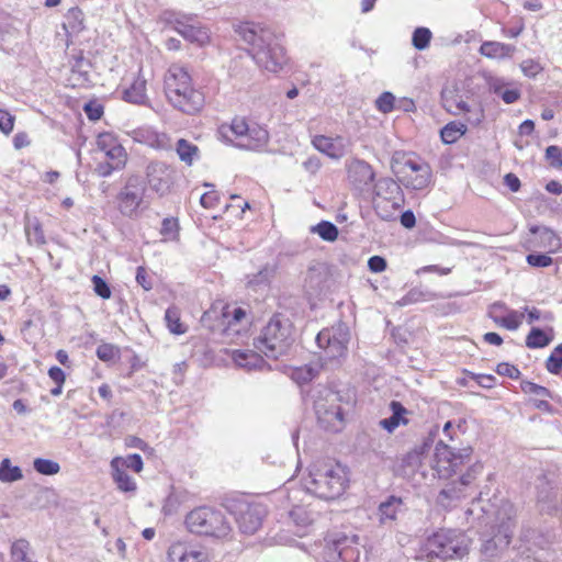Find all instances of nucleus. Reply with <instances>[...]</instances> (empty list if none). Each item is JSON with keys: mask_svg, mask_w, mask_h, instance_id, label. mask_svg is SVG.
I'll return each instance as SVG.
<instances>
[{"mask_svg": "<svg viewBox=\"0 0 562 562\" xmlns=\"http://www.w3.org/2000/svg\"><path fill=\"white\" fill-rule=\"evenodd\" d=\"M240 38L250 46L256 64L270 71H280L286 63L284 48L276 33L259 23L246 22L236 30Z\"/></svg>", "mask_w": 562, "mask_h": 562, "instance_id": "obj_1", "label": "nucleus"}, {"mask_svg": "<svg viewBox=\"0 0 562 562\" xmlns=\"http://www.w3.org/2000/svg\"><path fill=\"white\" fill-rule=\"evenodd\" d=\"M476 509L486 516V524L493 522V527L497 529L493 537L483 541L481 548L486 558H494L510 543L516 526V509L509 501L504 498H495L486 506L481 505V499L474 501L467 513L472 515Z\"/></svg>", "mask_w": 562, "mask_h": 562, "instance_id": "obj_2", "label": "nucleus"}, {"mask_svg": "<svg viewBox=\"0 0 562 562\" xmlns=\"http://www.w3.org/2000/svg\"><path fill=\"white\" fill-rule=\"evenodd\" d=\"M165 93L168 102L178 111L194 115L204 106V94L192 83L188 69L172 64L165 75Z\"/></svg>", "mask_w": 562, "mask_h": 562, "instance_id": "obj_3", "label": "nucleus"}, {"mask_svg": "<svg viewBox=\"0 0 562 562\" xmlns=\"http://www.w3.org/2000/svg\"><path fill=\"white\" fill-rule=\"evenodd\" d=\"M305 490L322 499H335L348 485L346 469L337 462L318 460L311 464L308 475L303 477Z\"/></svg>", "mask_w": 562, "mask_h": 562, "instance_id": "obj_4", "label": "nucleus"}, {"mask_svg": "<svg viewBox=\"0 0 562 562\" xmlns=\"http://www.w3.org/2000/svg\"><path fill=\"white\" fill-rule=\"evenodd\" d=\"M293 341L292 323L281 314H276L255 338L254 346L267 358L279 359L289 352Z\"/></svg>", "mask_w": 562, "mask_h": 562, "instance_id": "obj_5", "label": "nucleus"}, {"mask_svg": "<svg viewBox=\"0 0 562 562\" xmlns=\"http://www.w3.org/2000/svg\"><path fill=\"white\" fill-rule=\"evenodd\" d=\"M184 522L190 532L217 539L229 537L233 530L225 514L209 506L192 509L186 516Z\"/></svg>", "mask_w": 562, "mask_h": 562, "instance_id": "obj_6", "label": "nucleus"}, {"mask_svg": "<svg viewBox=\"0 0 562 562\" xmlns=\"http://www.w3.org/2000/svg\"><path fill=\"white\" fill-rule=\"evenodd\" d=\"M469 543L470 540L463 532L441 529L427 539L425 551L430 559H461L468 553Z\"/></svg>", "mask_w": 562, "mask_h": 562, "instance_id": "obj_7", "label": "nucleus"}, {"mask_svg": "<svg viewBox=\"0 0 562 562\" xmlns=\"http://www.w3.org/2000/svg\"><path fill=\"white\" fill-rule=\"evenodd\" d=\"M441 102L445 110L453 115L465 114L467 122L476 126L484 119V111L480 104L471 100L469 92L458 86L446 87L441 91Z\"/></svg>", "mask_w": 562, "mask_h": 562, "instance_id": "obj_8", "label": "nucleus"}, {"mask_svg": "<svg viewBox=\"0 0 562 562\" xmlns=\"http://www.w3.org/2000/svg\"><path fill=\"white\" fill-rule=\"evenodd\" d=\"M229 131L234 138L226 137L240 149L259 150L269 142V133L265 127L257 123H248L244 117H235Z\"/></svg>", "mask_w": 562, "mask_h": 562, "instance_id": "obj_9", "label": "nucleus"}, {"mask_svg": "<svg viewBox=\"0 0 562 562\" xmlns=\"http://www.w3.org/2000/svg\"><path fill=\"white\" fill-rule=\"evenodd\" d=\"M314 409L324 429L337 431L341 427L344 418L337 393L329 389L319 390L314 400Z\"/></svg>", "mask_w": 562, "mask_h": 562, "instance_id": "obj_10", "label": "nucleus"}, {"mask_svg": "<svg viewBox=\"0 0 562 562\" xmlns=\"http://www.w3.org/2000/svg\"><path fill=\"white\" fill-rule=\"evenodd\" d=\"M471 454V447L454 449L439 441L436 445L434 468L439 477L448 479L457 473L460 467L470 461Z\"/></svg>", "mask_w": 562, "mask_h": 562, "instance_id": "obj_11", "label": "nucleus"}, {"mask_svg": "<svg viewBox=\"0 0 562 562\" xmlns=\"http://www.w3.org/2000/svg\"><path fill=\"white\" fill-rule=\"evenodd\" d=\"M146 183L140 176H130L117 194V207L122 215L136 216L144 206Z\"/></svg>", "mask_w": 562, "mask_h": 562, "instance_id": "obj_12", "label": "nucleus"}, {"mask_svg": "<svg viewBox=\"0 0 562 562\" xmlns=\"http://www.w3.org/2000/svg\"><path fill=\"white\" fill-rule=\"evenodd\" d=\"M536 488L538 510L549 516H562V486L542 476L538 479Z\"/></svg>", "mask_w": 562, "mask_h": 562, "instance_id": "obj_13", "label": "nucleus"}, {"mask_svg": "<svg viewBox=\"0 0 562 562\" xmlns=\"http://www.w3.org/2000/svg\"><path fill=\"white\" fill-rule=\"evenodd\" d=\"M233 513L239 530L254 535L261 527L267 510L260 503L241 499L233 504Z\"/></svg>", "mask_w": 562, "mask_h": 562, "instance_id": "obj_14", "label": "nucleus"}, {"mask_svg": "<svg viewBox=\"0 0 562 562\" xmlns=\"http://www.w3.org/2000/svg\"><path fill=\"white\" fill-rule=\"evenodd\" d=\"M317 346L324 349L326 356L330 359L340 358L347 352L349 342V330L344 324L331 328L323 329L316 336Z\"/></svg>", "mask_w": 562, "mask_h": 562, "instance_id": "obj_15", "label": "nucleus"}, {"mask_svg": "<svg viewBox=\"0 0 562 562\" xmlns=\"http://www.w3.org/2000/svg\"><path fill=\"white\" fill-rule=\"evenodd\" d=\"M146 176L150 189L164 196L175 183L176 171L162 161H154L147 166Z\"/></svg>", "mask_w": 562, "mask_h": 562, "instance_id": "obj_16", "label": "nucleus"}, {"mask_svg": "<svg viewBox=\"0 0 562 562\" xmlns=\"http://www.w3.org/2000/svg\"><path fill=\"white\" fill-rule=\"evenodd\" d=\"M401 172L403 173L405 186L413 190H423L430 183L431 169L429 165L417 159H405Z\"/></svg>", "mask_w": 562, "mask_h": 562, "instance_id": "obj_17", "label": "nucleus"}, {"mask_svg": "<svg viewBox=\"0 0 562 562\" xmlns=\"http://www.w3.org/2000/svg\"><path fill=\"white\" fill-rule=\"evenodd\" d=\"M326 543L329 550H333L345 562L357 560L359 550L353 548L359 543V536L347 533L345 531H335L326 537Z\"/></svg>", "mask_w": 562, "mask_h": 562, "instance_id": "obj_18", "label": "nucleus"}, {"mask_svg": "<svg viewBox=\"0 0 562 562\" xmlns=\"http://www.w3.org/2000/svg\"><path fill=\"white\" fill-rule=\"evenodd\" d=\"M482 464L472 465L458 481L451 482L447 487L440 491L438 502L446 506V501H458L465 496L463 488L468 487L475 480L476 475L482 472Z\"/></svg>", "mask_w": 562, "mask_h": 562, "instance_id": "obj_19", "label": "nucleus"}, {"mask_svg": "<svg viewBox=\"0 0 562 562\" xmlns=\"http://www.w3.org/2000/svg\"><path fill=\"white\" fill-rule=\"evenodd\" d=\"M375 173L367 161L353 159L348 165V179L359 191H368L372 187Z\"/></svg>", "mask_w": 562, "mask_h": 562, "instance_id": "obj_20", "label": "nucleus"}, {"mask_svg": "<svg viewBox=\"0 0 562 562\" xmlns=\"http://www.w3.org/2000/svg\"><path fill=\"white\" fill-rule=\"evenodd\" d=\"M105 160L99 161L93 172L101 178L110 177L115 171H121L126 166L127 154L123 146L116 147L104 154Z\"/></svg>", "mask_w": 562, "mask_h": 562, "instance_id": "obj_21", "label": "nucleus"}, {"mask_svg": "<svg viewBox=\"0 0 562 562\" xmlns=\"http://www.w3.org/2000/svg\"><path fill=\"white\" fill-rule=\"evenodd\" d=\"M147 80L140 74V70L134 76L132 83L122 89V99L128 103L144 105L147 103L148 98L146 93Z\"/></svg>", "mask_w": 562, "mask_h": 562, "instance_id": "obj_22", "label": "nucleus"}, {"mask_svg": "<svg viewBox=\"0 0 562 562\" xmlns=\"http://www.w3.org/2000/svg\"><path fill=\"white\" fill-rule=\"evenodd\" d=\"M374 195L392 203V207H400L397 198L401 194V187L390 177H383L373 184Z\"/></svg>", "mask_w": 562, "mask_h": 562, "instance_id": "obj_23", "label": "nucleus"}, {"mask_svg": "<svg viewBox=\"0 0 562 562\" xmlns=\"http://www.w3.org/2000/svg\"><path fill=\"white\" fill-rule=\"evenodd\" d=\"M168 558L170 562H207L203 552L192 550L180 542L170 546Z\"/></svg>", "mask_w": 562, "mask_h": 562, "instance_id": "obj_24", "label": "nucleus"}, {"mask_svg": "<svg viewBox=\"0 0 562 562\" xmlns=\"http://www.w3.org/2000/svg\"><path fill=\"white\" fill-rule=\"evenodd\" d=\"M232 358L238 367L248 371L262 369L267 364L258 350H233Z\"/></svg>", "mask_w": 562, "mask_h": 562, "instance_id": "obj_25", "label": "nucleus"}, {"mask_svg": "<svg viewBox=\"0 0 562 562\" xmlns=\"http://www.w3.org/2000/svg\"><path fill=\"white\" fill-rule=\"evenodd\" d=\"M404 508L403 499L398 496L391 495L383 501L378 508V516L381 524L385 525L396 519L397 514Z\"/></svg>", "mask_w": 562, "mask_h": 562, "instance_id": "obj_26", "label": "nucleus"}, {"mask_svg": "<svg viewBox=\"0 0 562 562\" xmlns=\"http://www.w3.org/2000/svg\"><path fill=\"white\" fill-rule=\"evenodd\" d=\"M505 308V305L501 302L494 303L490 310V316L494 321L496 325L505 327L508 330H517L521 324V318L524 317L522 313H518L517 311H509L506 316H497L494 313L496 310Z\"/></svg>", "mask_w": 562, "mask_h": 562, "instance_id": "obj_27", "label": "nucleus"}, {"mask_svg": "<svg viewBox=\"0 0 562 562\" xmlns=\"http://www.w3.org/2000/svg\"><path fill=\"white\" fill-rule=\"evenodd\" d=\"M175 30L188 41L200 45H203L209 41V33L206 29L195 24L177 20Z\"/></svg>", "mask_w": 562, "mask_h": 562, "instance_id": "obj_28", "label": "nucleus"}, {"mask_svg": "<svg viewBox=\"0 0 562 562\" xmlns=\"http://www.w3.org/2000/svg\"><path fill=\"white\" fill-rule=\"evenodd\" d=\"M392 415L389 418L380 420V426L389 432L394 431L401 424L406 425L408 420L405 418L407 409L397 401L390 404Z\"/></svg>", "mask_w": 562, "mask_h": 562, "instance_id": "obj_29", "label": "nucleus"}, {"mask_svg": "<svg viewBox=\"0 0 562 562\" xmlns=\"http://www.w3.org/2000/svg\"><path fill=\"white\" fill-rule=\"evenodd\" d=\"M113 480L117 485V488L123 492H134L136 490L135 481L121 469V458H114L111 461Z\"/></svg>", "mask_w": 562, "mask_h": 562, "instance_id": "obj_30", "label": "nucleus"}, {"mask_svg": "<svg viewBox=\"0 0 562 562\" xmlns=\"http://www.w3.org/2000/svg\"><path fill=\"white\" fill-rule=\"evenodd\" d=\"M515 46L499 42H484L480 47V53L487 58L510 57L515 52Z\"/></svg>", "mask_w": 562, "mask_h": 562, "instance_id": "obj_31", "label": "nucleus"}, {"mask_svg": "<svg viewBox=\"0 0 562 562\" xmlns=\"http://www.w3.org/2000/svg\"><path fill=\"white\" fill-rule=\"evenodd\" d=\"M468 131L464 123L452 121L446 124L440 131L441 140L445 144H454L458 142Z\"/></svg>", "mask_w": 562, "mask_h": 562, "instance_id": "obj_32", "label": "nucleus"}, {"mask_svg": "<svg viewBox=\"0 0 562 562\" xmlns=\"http://www.w3.org/2000/svg\"><path fill=\"white\" fill-rule=\"evenodd\" d=\"M491 90L506 104L515 103L521 97V92L518 88H508L507 83L501 80L493 81L491 83Z\"/></svg>", "mask_w": 562, "mask_h": 562, "instance_id": "obj_33", "label": "nucleus"}, {"mask_svg": "<svg viewBox=\"0 0 562 562\" xmlns=\"http://www.w3.org/2000/svg\"><path fill=\"white\" fill-rule=\"evenodd\" d=\"M312 143L318 151L326 154L330 158L339 159L342 156V149L329 137L317 135L313 138Z\"/></svg>", "mask_w": 562, "mask_h": 562, "instance_id": "obj_34", "label": "nucleus"}, {"mask_svg": "<svg viewBox=\"0 0 562 562\" xmlns=\"http://www.w3.org/2000/svg\"><path fill=\"white\" fill-rule=\"evenodd\" d=\"M430 445L425 441L420 446H416L414 449L408 451L402 459V465L404 468L409 469L414 472L418 467H420L423 461V456L426 451H428Z\"/></svg>", "mask_w": 562, "mask_h": 562, "instance_id": "obj_35", "label": "nucleus"}, {"mask_svg": "<svg viewBox=\"0 0 562 562\" xmlns=\"http://www.w3.org/2000/svg\"><path fill=\"white\" fill-rule=\"evenodd\" d=\"M176 151L181 161L191 166L199 158V147L187 139L180 138L176 145Z\"/></svg>", "mask_w": 562, "mask_h": 562, "instance_id": "obj_36", "label": "nucleus"}, {"mask_svg": "<svg viewBox=\"0 0 562 562\" xmlns=\"http://www.w3.org/2000/svg\"><path fill=\"white\" fill-rule=\"evenodd\" d=\"M438 295L431 291H424L418 288L409 290L401 300L396 302L397 306H406L409 304L426 302L437 299Z\"/></svg>", "mask_w": 562, "mask_h": 562, "instance_id": "obj_37", "label": "nucleus"}, {"mask_svg": "<svg viewBox=\"0 0 562 562\" xmlns=\"http://www.w3.org/2000/svg\"><path fill=\"white\" fill-rule=\"evenodd\" d=\"M64 27L69 33L77 34L81 32L85 29L82 11L78 8H71L65 16Z\"/></svg>", "mask_w": 562, "mask_h": 562, "instance_id": "obj_38", "label": "nucleus"}, {"mask_svg": "<svg viewBox=\"0 0 562 562\" xmlns=\"http://www.w3.org/2000/svg\"><path fill=\"white\" fill-rule=\"evenodd\" d=\"M552 341L541 328L532 327L526 337V346L530 349L543 348Z\"/></svg>", "mask_w": 562, "mask_h": 562, "instance_id": "obj_39", "label": "nucleus"}, {"mask_svg": "<svg viewBox=\"0 0 562 562\" xmlns=\"http://www.w3.org/2000/svg\"><path fill=\"white\" fill-rule=\"evenodd\" d=\"M246 317V312L241 307L231 308L228 305L222 307V325L232 327L240 323Z\"/></svg>", "mask_w": 562, "mask_h": 562, "instance_id": "obj_40", "label": "nucleus"}, {"mask_svg": "<svg viewBox=\"0 0 562 562\" xmlns=\"http://www.w3.org/2000/svg\"><path fill=\"white\" fill-rule=\"evenodd\" d=\"M23 477L22 470L19 467L11 465L10 459L5 458L0 463V481L15 482Z\"/></svg>", "mask_w": 562, "mask_h": 562, "instance_id": "obj_41", "label": "nucleus"}, {"mask_svg": "<svg viewBox=\"0 0 562 562\" xmlns=\"http://www.w3.org/2000/svg\"><path fill=\"white\" fill-rule=\"evenodd\" d=\"M312 232L326 241H335L338 237V228L335 224L328 221H322L312 227Z\"/></svg>", "mask_w": 562, "mask_h": 562, "instance_id": "obj_42", "label": "nucleus"}, {"mask_svg": "<svg viewBox=\"0 0 562 562\" xmlns=\"http://www.w3.org/2000/svg\"><path fill=\"white\" fill-rule=\"evenodd\" d=\"M432 33L428 27L419 26L415 29L412 36V44L418 50H425L431 41Z\"/></svg>", "mask_w": 562, "mask_h": 562, "instance_id": "obj_43", "label": "nucleus"}, {"mask_svg": "<svg viewBox=\"0 0 562 562\" xmlns=\"http://www.w3.org/2000/svg\"><path fill=\"white\" fill-rule=\"evenodd\" d=\"M167 327L172 334L181 335L186 333V327L180 322V314L176 307L167 308L165 313Z\"/></svg>", "mask_w": 562, "mask_h": 562, "instance_id": "obj_44", "label": "nucleus"}, {"mask_svg": "<svg viewBox=\"0 0 562 562\" xmlns=\"http://www.w3.org/2000/svg\"><path fill=\"white\" fill-rule=\"evenodd\" d=\"M33 468L42 475H55L60 471L58 462L44 458L34 459Z\"/></svg>", "mask_w": 562, "mask_h": 562, "instance_id": "obj_45", "label": "nucleus"}, {"mask_svg": "<svg viewBox=\"0 0 562 562\" xmlns=\"http://www.w3.org/2000/svg\"><path fill=\"white\" fill-rule=\"evenodd\" d=\"M290 518L299 527H306L314 521V514L308 512L305 507L295 506L290 512Z\"/></svg>", "mask_w": 562, "mask_h": 562, "instance_id": "obj_46", "label": "nucleus"}, {"mask_svg": "<svg viewBox=\"0 0 562 562\" xmlns=\"http://www.w3.org/2000/svg\"><path fill=\"white\" fill-rule=\"evenodd\" d=\"M30 550V542L25 539H18L11 546V558L13 562H26Z\"/></svg>", "mask_w": 562, "mask_h": 562, "instance_id": "obj_47", "label": "nucleus"}, {"mask_svg": "<svg viewBox=\"0 0 562 562\" xmlns=\"http://www.w3.org/2000/svg\"><path fill=\"white\" fill-rule=\"evenodd\" d=\"M546 368L552 374L560 373L562 369V344L553 349L547 359Z\"/></svg>", "mask_w": 562, "mask_h": 562, "instance_id": "obj_48", "label": "nucleus"}, {"mask_svg": "<svg viewBox=\"0 0 562 562\" xmlns=\"http://www.w3.org/2000/svg\"><path fill=\"white\" fill-rule=\"evenodd\" d=\"M25 233L30 244L37 246L45 244L44 232L38 223L26 225Z\"/></svg>", "mask_w": 562, "mask_h": 562, "instance_id": "obj_49", "label": "nucleus"}, {"mask_svg": "<svg viewBox=\"0 0 562 562\" xmlns=\"http://www.w3.org/2000/svg\"><path fill=\"white\" fill-rule=\"evenodd\" d=\"M274 269L268 265H266L262 269L258 271V273L254 274L248 280L249 286H258L261 284H266L273 277Z\"/></svg>", "mask_w": 562, "mask_h": 562, "instance_id": "obj_50", "label": "nucleus"}, {"mask_svg": "<svg viewBox=\"0 0 562 562\" xmlns=\"http://www.w3.org/2000/svg\"><path fill=\"white\" fill-rule=\"evenodd\" d=\"M97 145L103 154H106L112 149H116V147L122 146L116 137L110 133L100 134L97 140Z\"/></svg>", "mask_w": 562, "mask_h": 562, "instance_id": "obj_51", "label": "nucleus"}, {"mask_svg": "<svg viewBox=\"0 0 562 562\" xmlns=\"http://www.w3.org/2000/svg\"><path fill=\"white\" fill-rule=\"evenodd\" d=\"M521 390L527 394H533L540 398L551 397V392L547 387L530 381H524L521 383Z\"/></svg>", "mask_w": 562, "mask_h": 562, "instance_id": "obj_52", "label": "nucleus"}, {"mask_svg": "<svg viewBox=\"0 0 562 562\" xmlns=\"http://www.w3.org/2000/svg\"><path fill=\"white\" fill-rule=\"evenodd\" d=\"M395 97L391 92H383L375 101L376 109L382 113H390L394 109Z\"/></svg>", "mask_w": 562, "mask_h": 562, "instance_id": "obj_53", "label": "nucleus"}, {"mask_svg": "<svg viewBox=\"0 0 562 562\" xmlns=\"http://www.w3.org/2000/svg\"><path fill=\"white\" fill-rule=\"evenodd\" d=\"M93 290L97 295L106 300L111 297V289L109 284L99 276H93L92 279Z\"/></svg>", "mask_w": 562, "mask_h": 562, "instance_id": "obj_54", "label": "nucleus"}, {"mask_svg": "<svg viewBox=\"0 0 562 562\" xmlns=\"http://www.w3.org/2000/svg\"><path fill=\"white\" fill-rule=\"evenodd\" d=\"M87 117L91 121H98L103 115V106L97 101H89L83 105Z\"/></svg>", "mask_w": 562, "mask_h": 562, "instance_id": "obj_55", "label": "nucleus"}, {"mask_svg": "<svg viewBox=\"0 0 562 562\" xmlns=\"http://www.w3.org/2000/svg\"><path fill=\"white\" fill-rule=\"evenodd\" d=\"M116 348L111 344H101L97 348V357L102 361H112L116 356Z\"/></svg>", "mask_w": 562, "mask_h": 562, "instance_id": "obj_56", "label": "nucleus"}, {"mask_svg": "<svg viewBox=\"0 0 562 562\" xmlns=\"http://www.w3.org/2000/svg\"><path fill=\"white\" fill-rule=\"evenodd\" d=\"M122 467H126L135 472H140L143 470V459L137 453L128 454L125 459L121 458V468Z\"/></svg>", "mask_w": 562, "mask_h": 562, "instance_id": "obj_57", "label": "nucleus"}, {"mask_svg": "<svg viewBox=\"0 0 562 562\" xmlns=\"http://www.w3.org/2000/svg\"><path fill=\"white\" fill-rule=\"evenodd\" d=\"M526 259L530 266L537 268L549 267L552 263V258L544 254H529Z\"/></svg>", "mask_w": 562, "mask_h": 562, "instance_id": "obj_58", "label": "nucleus"}, {"mask_svg": "<svg viewBox=\"0 0 562 562\" xmlns=\"http://www.w3.org/2000/svg\"><path fill=\"white\" fill-rule=\"evenodd\" d=\"M525 312H527V323L528 324H532V323H535L536 321H539V319H544V321H548V322H551L553 319L552 313L547 312V313L542 314L536 307L529 308L528 306H526L525 307Z\"/></svg>", "mask_w": 562, "mask_h": 562, "instance_id": "obj_59", "label": "nucleus"}, {"mask_svg": "<svg viewBox=\"0 0 562 562\" xmlns=\"http://www.w3.org/2000/svg\"><path fill=\"white\" fill-rule=\"evenodd\" d=\"M14 127V116L8 111L0 109V131L10 134Z\"/></svg>", "mask_w": 562, "mask_h": 562, "instance_id": "obj_60", "label": "nucleus"}, {"mask_svg": "<svg viewBox=\"0 0 562 562\" xmlns=\"http://www.w3.org/2000/svg\"><path fill=\"white\" fill-rule=\"evenodd\" d=\"M546 157L550 160L551 166L562 167V150L555 145H551L546 149Z\"/></svg>", "mask_w": 562, "mask_h": 562, "instance_id": "obj_61", "label": "nucleus"}, {"mask_svg": "<svg viewBox=\"0 0 562 562\" xmlns=\"http://www.w3.org/2000/svg\"><path fill=\"white\" fill-rule=\"evenodd\" d=\"M520 68L524 75L529 78L536 77L542 70L540 64L532 59L524 60L520 64Z\"/></svg>", "mask_w": 562, "mask_h": 562, "instance_id": "obj_62", "label": "nucleus"}, {"mask_svg": "<svg viewBox=\"0 0 562 562\" xmlns=\"http://www.w3.org/2000/svg\"><path fill=\"white\" fill-rule=\"evenodd\" d=\"M496 372L499 375L508 376L510 379H518L520 375V371L515 366L502 362L497 364Z\"/></svg>", "mask_w": 562, "mask_h": 562, "instance_id": "obj_63", "label": "nucleus"}, {"mask_svg": "<svg viewBox=\"0 0 562 562\" xmlns=\"http://www.w3.org/2000/svg\"><path fill=\"white\" fill-rule=\"evenodd\" d=\"M178 229V223L173 218H165L161 223L160 234L168 238H173Z\"/></svg>", "mask_w": 562, "mask_h": 562, "instance_id": "obj_64", "label": "nucleus"}]
</instances>
